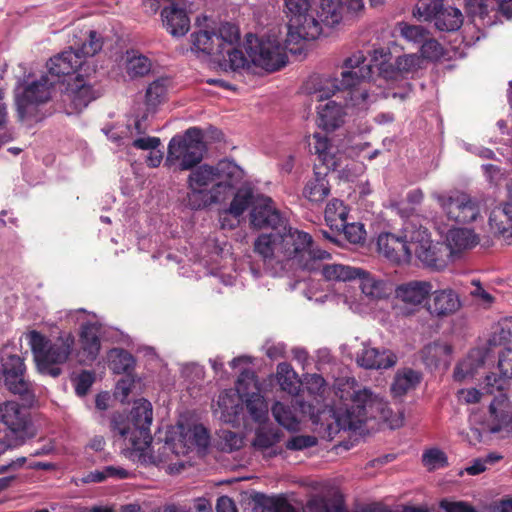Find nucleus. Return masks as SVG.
Instances as JSON below:
<instances>
[{
    "label": "nucleus",
    "instance_id": "3",
    "mask_svg": "<svg viewBox=\"0 0 512 512\" xmlns=\"http://www.w3.org/2000/svg\"><path fill=\"white\" fill-rule=\"evenodd\" d=\"M336 395L342 401H350L345 410L326 406L316 410L310 403H299L301 412L309 416L314 424L327 425L329 436L340 430L359 431L369 421L389 422L392 411L380 395L368 388H355V381H347Z\"/></svg>",
    "mask_w": 512,
    "mask_h": 512
},
{
    "label": "nucleus",
    "instance_id": "31",
    "mask_svg": "<svg viewBox=\"0 0 512 512\" xmlns=\"http://www.w3.org/2000/svg\"><path fill=\"white\" fill-rule=\"evenodd\" d=\"M490 229L512 245V204L500 203L489 215Z\"/></svg>",
    "mask_w": 512,
    "mask_h": 512
},
{
    "label": "nucleus",
    "instance_id": "27",
    "mask_svg": "<svg viewBox=\"0 0 512 512\" xmlns=\"http://www.w3.org/2000/svg\"><path fill=\"white\" fill-rule=\"evenodd\" d=\"M423 68V59L416 53L398 56L391 66L384 69V82L394 84L413 78Z\"/></svg>",
    "mask_w": 512,
    "mask_h": 512
},
{
    "label": "nucleus",
    "instance_id": "38",
    "mask_svg": "<svg viewBox=\"0 0 512 512\" xmlns=\"http://www.w3.org/2000/svg\"><path fill=\"white\" fill-rule=\"evenodd\" d=\"M81 347L87 361H94L100 351L99 326L87 324L82 327Z\"/></svg>",
    "mask_w": 512,
    "mask_h": 512
},
{
    "label": "nucleus",
    "instance_id": "40",
    "mask_svg": "<svg viewBox=\"0 0 512 512\" xmlns=\"http://www.w3.org/2000/svg\"><path fill=\"white\" fill-rule=\"evenodd\" d=\"M276 378L282 391L287 392L290 395L298 393L300 383L297 374L290 364L286 362L279 363L277 366Z\"/></svg>",
    "mask_w": 512,
    "mask_h": 512
},
{
    "label": "nucleus",
    "instance_id": "50",
    "mask_svg": "<svg viewBox=\"0 0 512 512\" xmlns=\"http://www.w3.org/2000/svg\"><path fill=\"white\" fill-rule=\"evenodd\" d=\"M420 55L424 60L441 61L447 58L446 49L435 39L428 37L420 47Z\"/></svg>",
    "mask_w": 512,
    "mask_h": 512
},
{
    "label": "nucleus",
    "instance_id": "41",
    "mask_svg": "<svg viewBox=\"0 0 512 512\" xmlns=\"http://www.w3.org/2000/svg\"><path fill=\"white\" fill-rule=\"evenodd\" d=\"M490 0H464L468 13L474 18L475 25L491 26L494 20L490 16V12L494 9L490 8Z\"/></svg>",
    "mask_w": 512,
    "mask_h": 512
},
{
    "label": "nucleus",
    "instance_id": "8",
    "mask_svg": "<svg viewBox=\"0 0 512 512\" xmlns=\"http://www.w3.org/2000/svg\"><path fill=\"white\" fill-rule=\"evenodd\" d=\"M34 360L41 374L58 377L74 346L75 339L70 333L61 334L55 340H50L37 331L28 334Z\"/></svg>",
    "mask_w": 512,
    "mask_h": 512
},
{
    "label": "nucleus",
    "instance_id": "58",
    "mask_svg": "<svg viewBox=\"0 0 512 512\" xmlns=\"http://www.w3.org/2000/svg\"><path fill=\"white\" fill-rule=\"evenodd\" d=\"M276 442V437L270 432L258 430L253 440V446L259 449H267L273 446Z\"/></svg>",
    "mask_w": 512,
    "mask_h": 512
},
{
    "label": "nucleus",
    "instance_id": "2",
    "mask_svg": "<svg viewBox=\"0 0 512 512\" xmlns=\"http://www.w3.org/2000/svg\"><path fill=\"white\" fill-rule=\"evenodd\" d=\"M391 53L384 48H375L370 53V63L364 65L365 56L358 51L346 58L341 78L316 79L311 94L313 98L322 100L336 91L346 93L347 103L359 109H364L376 100L378 93L375 88H381L384 81L383 70L391 66Z\"/></svg>",
    "mask_w": 512,
    "mask_h": 512
},
{
    "label": "nucleus",
    "instance_id": "1",
    "mask_svg": "<svg viewBox=\"0 0 512 512\" xmlns=\"http://www.w3.org/2000/svg\"><path fill=\"white\" fill-rule=\"evenodd\" d=\"M250 223L257 229L273 230L260 234L254 241V252L272 275L291 269L314 270L319 267V260L329 256L327 251L314 246L309 233L289 226L288 220L268 196L255 197Z\"/></svg>",
    "mask_w": 512,
    "mask_h": 512
},
{
    "label": "nucleus",
    "instance_id": "24",
    "mask_svg": "<svg viewBox=\"0 0 512 512\" xmlns=\"http://www.w3.org/2000/svg\"><path fill=\"white\" fill-rule=\"evenodd\" d=\"M378 252L394 263H408L411 260V245L406 236V223L403 227V235L382 233L377 239Z\"/></svg>",
    "mask_w": 512,
    "mask_h": 512
},
{
    "label": "nucleus",
    "instance_id": "55",
    "mask_svg": "<svg viewBox=\"0 0 512 512\" xmlns=\"http://www.w3.org/2000/svg\"><path fill=\"white\" fill-rule=\"evenodd\" d=\"M220 437L223 441L222 448L224 450H228V451L238 450L243 445V438L235 432H232L229 430H223L221 432Z\"/></svg>",
    "mask_w": 512,
    "mask_h": 512
},
{
    "label": "nucleus",
    "instance_id": "23",
    "mask_svg": "<svg viewBox=\"0 0 512 512\" xmlns=\"http://www.w3.org/2000/svg\"><path fill=\"white\" fill-rule=\"evenodd\" d=\"M432 290L433 286L429 281L413 280L398 285L395 289V297L404 304L402 313L411 315L418 311Z\"/></svg>",
    "mask_w": 512,
    "mask_h": 512
},
{
    "label": "nucleus",
    "instance_id": "45",
    "mask_svg": "<svg viewBox=\"0 0 512 512\" xmlns=\"http://www.w3.org/2000/svg\"><path fill=\"white\" fill-rule=\"evenodd\" d=\"M151 69V61L148 57L137 51H128L126 53V71L131 77L146 75Z\"/></svg>",
    "mask_w": 512,
    "mask_h": 512
},
{
    "label": "nucleus",
    "instance_id": "32",
    "mask_svg": "<svg viewBox=\"0 0 512 512\" xmlns=\"http://www.w3.org/2000/svg\"><path fill=\"white\" fill-rule=\"evenodd\" d=\"M356 361L365 369L379 370L393 367L397 363V357L390 350L364 346L362 352L357 355Z\"/></svg>",
    "mask_w": 512,
    "mask_h": 512
},
{
    "label": "nucleus",
    "instance_id": "15",
    "mask_svg": "<svg viewBox=\"0 0 512 512\" xmlns=\"http://www.w3.org/2000/svg\"><path fill=\"white\" fill-rule=\"evenodd\" d=\"M472 437L469 438L471 444L481 441L483 432L503 433L506 435L512 422V404L506 394L500 393L496 396L489 406V417L481 424H477V415L473 414L469 418Z\"/></svg>",
    "mask_w": 512,
    "mask_h": 512
},
{
    "label": "nucleus",
    "instance_id": "51",
    "mask_svg": "<svg viewBox=\"0 0 512 512\" xmlns=\"http://www.w3.org/2000/svg\"><path fill=\"white\" fill-rule=\"evenodd\" d=\"M167 93V81L164 79H157L152 82L146 91V103L149 107L155 108L162 101H164Z\"/></svg>",
    "mask_w": 512,
    "mask_h": 512
},
{
    "label": "nucleus",
    "instance_id": "36",
    "mask_svg": "<svg viewBox=\"0 0 512 512\" xmlns=\"http://www.w3.org/2000/svg\"><path fill=\"white\" fill-rule=\"evenodd\" d=\"M312 149L328 169H336L339 166L338 149L330 143V140L325 135L321 133L313 135Z\"/></svg>",
    "mask_w": 512,
    "mask_h": 512
},
{
    "label": "nucleus",
    "instance_id": "35",
    "mask_svg": "<svg viewBox=\"0 0 512 512\" xmlns=\"http://www.w3.org/2000/svg\"><path fill=\"white\" fill-rule=\"evenodd\" d=\"M329 256L327 258H323L319 260V267L314 270L303 269L308 272H316L321 271L322 276L327 281L332 282H347L356 279L357 275H359L360 268L352 267L344 264H322V261L329 260L331 258V254L327 252Z\"/></svg>",
    "mask_w": 512,
    "mask_h": 512
},
{
    "label": "nucleus",
    "instance_id": "29",
    "mask_svg": "<svg viewBox=\"0 0 512 512\" xmlns=\"http://www.w3.org/2000/svg\"><path fill=\"white\" fill-rule=\"evenodd\" d=\"M163 25L175 37L184 36L190 28V19L184 3H172L161 11Z\"/></svg>",
    "mask_w": 512,
    "mask_h": 512
},
{
    "label": "nucleus",
    "instance_id": "26",
    "mask_svg": "<svg viewBox=\"0 0 512 512\" xmlns=\"http://www.w3.org/2000/svg\"><path fill=\"white\" fill-rule=\"evenodd\" d=\"M86 76L77 74L71 81L66 82L64 89L61 90L64 101H70L76 111L82 110L100 95V92L84 79Z\"/></svg>",
    "mask_w": 512,
    "mask_h": 512
},
{
    "label": "nucleus",
    "instance_id": "22",
    "mask_svg": "<svg viewBox=\"0 0 512 512\" xmlns=\"http://www.w3.org/2000/svg\"><path fill=\"white\" fill-rule=\"evenodd\" d=\"M316 79H323L322 77H311L305 84V89L307 93L311 97V101L316 102H323L327 100L325 103H320L317 107V117H318V124L320 127H322L324 130L327 131H333L340 126H342L345 122L346 112L344 110V107L340 104H338L334 100H329L331 96L335 94H331L329 97L324 98L322 100H317L316 98H313L311 94V90H313L314 83Z\"/></svg>",
    "mask_w": 512,
    "mask_h": 512
},
{
    "label": "nucleus",
    "instance_id": "33",
    "mask_svg": "<svg viewBox=\"0 0 512 512\" xmlns=\"http://www.w3.org/2000/svg\"><path fill=\"white\" fill-rule=\"evenodd\" d=\"M453 348L446 342H433L426 345L421 356L426 366L447 370L452 361Z\"/></svg>",
    "mask_w": 512,
    "mask_h": 512
},
{
    "label": "nucleus",
    "instance_id": "49",
    "mask_svg": "<svg viewBox=\"0 0 512 512\" xmlns=\"http://www.w3.org/2000/svg\"><path fill=\"white\" fill-rule=\"evenodd\" d=\"M402 38L414 44H423L429 37V31L421 25H411L406 22H400L397 25Z\"/></svg>",
    "mask_w": 512,
    "mask_h": 512
},
{
    "label": "nucleus",
    "instance_id": "56",
    "mask_svg": "<svg viewBox=\"0 0 512 512\" xmlns=\"http://www.w3.org/2000/svg\"><path fill=\"white\" fill-rule=\"evenodd\" d=\"M498 367L503 377H512V349L505 348L499 354Z\"/></svg>",
    "mask_w": 512,
    "mask_h": 512
},
{
    "label": "nucleus",
    "instance_id": "57",
    "mask_svg": "<svg viewBox=\"0 0 512 512\" xmlns=\"http://www.w3.org/2000/svg\"><path fill=\"white\" fill-rule=\"evenodd\" d=\"M316 442V438L313 436L297 435L287 441L286 448L289 450H302L314 446Z\"/></svg>",
    "mask_w": 512,
    "mask_h": 512
},
{
    "label": "nucleus",
    "instance_id": "28",
    "mask_svg": "<svg viewBox=\"0 0 512 512\" xmlns=\"http://www.w3.org/2000/svg\"><path fill=\"white\" fill-rule=\"evenodd\" d=\"M243 402L254 421L261 422L266 419L268 405L265 398L260 394L255 375L244 376V398Z\"/></svg>",
    "mask_w": 512,
    "mask_h": 512
},
{
    "label": "nucleus",
    "instance_id": "48",
    "mask_svg": "<svg viewBox=\"0 0 512 512\" xmlns=\"http://www.w3.org/2000/svg\"><path fill=\"white\" fill-rule=\"evenodd\" d=\"M443 9V0H418L413 15L424 20H436L437 15Z\"/></svg>",
    "mask_w": 512,
    "mask_h": 512
},
{
    "label": "nucleus",
    "instance_id": "54",
    "mask_svg": "<svg viewBox=\"0 0 512 512\" xmlns=\"http://www.w3.org/2000/svg\"><path fill=\"white\" fill-rule=\"evenodd\" d=\"M94 379V373L90 371H82L80 374H78L73 380L77 395H86L92 386Z\"/></svg>",
    "mask_w": 512,
    "mask_h": 512
},
{
    "label": "nucleus",
    "instance_id": "5",
    "mask_svg": "<svg viewBox=\"0 0 512 512\" xmlns=\"http://www.w3.org/2000/svg\"><path fill=\"white\" fill-rule=\"evenodd\" d=\"M245 171L235 161L220 160L215 165L202 164L194 168L187 179V206L200 210L226 201L243 182Z\"/></svg>",
    "mask_w": 512,
    "mask_h": 512
},
{
    "label": "nucleus",
    "instance_id": "59",
    "mask_svg": "<svg viewBox=\"0 0 512 512\" xmlns=\"http://www.w3.org/2000/svg\"><path fill=\"white\" fill-rule=\"evenodd\" d=\"M161 144V141L158 137L152 136H142L136 138L132 142V146L136 149L150 151L158 148Z\"/></svg>",
    "mask_w": 512,
    "mask_h": 512
},
{
    "label": "nucleus",
    "instance_id": "30",
    "mask_svg": "<svg viewBox=\"0 0 512 512\" xmlns=\"http://www.w3.org/2000/svg\"><path fill=\"white\" fill-rule=\"evenodd\" d=\"M487 358V349H472L468 355L456 365L453 373L454 380L463 382L473 379L478 372L484 368Z\"/></svg>",
    "mask_w": 512,
    "mask_h": 512
},
{
    "label": "nucleus",
    "instance_id": "47",
    "mask_svg": "<svg viewBox=\"0 0 512 512\" xmlns=\"http://www.w3.org/2000/svg\"><path fill=\"white\" fill-rule=\"evenodd\" d=\"M110 369L117 374L128 371L133 365L131 354L123 349H112L108 353Z\"/></svg>",
    "mask_w": 512,
    "mask_h": 512
},
{
    "label": "nucleus",
    "instance_id": "53",
    "mask_svg": "<svg viewBox=\"0 0 512 512\" xmlns=\"http://www.w3.org/2000/svg\"><path fill=\"white\" fill-rule=\"evenodd\" d=\"M345 235V238L353 244H360L364 242L366 237V231L364 225L361 223H350L344 222L341 229Z\"/></svg>",
    "mask_w": 512,
    "mask_h": 512
},
{
    "label": "nucleus",
    "instance_id": "37",
    "mask_svg": "<svg viewBox=\"0 0 512 512\" xmlns=\"http://www.w3.org/2000/svg\"><path fill=\"white\" fill-rule=\"evenodd\" d=\"M421 381V374L410 368L399 370L391 385V392L395 397H401L416 388Z\"/></svg>",
    "mask_w": 512,
    "mask_h": 512
},
{
    "label": "nucleus",
    "instance_id": "52",
    "mask_svg": "<svg viewBox=\"0 0 512 512\" xmlns=\"http://www.w3.org/2000/svg\"><path fill=\"white\" fill-rule=\"evenodd\" d=\"M422 463L428 470H437L447 466V456L439 448H430L423 452Z\"/></svg>",
    "mask_w": 512,
    "mask_h": 512
},
{
    "label": "nucleus",
    "instance_id": "9",
    "mask_svg": "<svg viewBox=\"0 0 512 512\" xmlns=\"http://www.w3.org/2000/svg\"><path fill=\"white\" fill-rule=\"evenodd\" d=\"M205 150L201 130L189 128L184 135L174 136L170 140L165 166L181 171L190 170L202 161Z\"/></svg>",
    "mask_w": 512,
    "mask_h": 512
},
{
    "label": "nucleus",
    "instance_id": "7",
    "mask_svg": "<svg viewBox=\"0 0 512 512\" xmlns=\"http://www.w3.org/2000/svg\"><path fill=\"white\" fill-rule=\"evenodd\" d=\"M103 42L96 31L89 30L81 38V43H75L61 53L50 58L47 62L48 75L57 83L64 85L71 81L73 75H90L95 72L91 63L92 57L102 49Z\"/></svg>",
    "mask_w": 512,
    "mask_h": 512
},
{
    "label": "nucleus",
    "instance_id": "63",
    "mask_svg": "<svg viewBox=\"0 0 512 512\" xmlns=\"http://www.w3.org/2000/svg\"><path fill=\"white\" fill-rule=\"evenodd\" d=\"M307 388L311 393L322 394L325 391V380L317 374L309 375L306 380Z\"/></svg>",
    "mask_w": 512,
    "mask_h": 512
},
{
    "label": "nucleus",
    "instance_id": "64",
    "mask_svg": "<svg viewBox=\"0 0 512 512\" xmlns=\"http://www.w3.org/2000/svg\"><path fill=\"white\" fill-rule=\"evenodd\" d=\"M504 379L502 377H497L493 374L487 375L484 380L485 393L493 394L496 390L500 391L503 389Z\"/></svg>",
    "mask_w": 512,
    "mask_h": 512
},
{
    "label": "nucleus",
    "instance_id": "43",
    "mask_svg": "<svg viewBox=\"0 0 512 512\" xmlns=\"http://www.w3.org/2000/svg\"><path fill=\"white\" fill-rule=\"evenodd\" d=\"M347 215V207L341 200L332 199L326 206L325 220L332 229L340 231L341 227L344 225V222L347 221Z\"/></svg>",
    "mask_w": 512,
    "mask_h": 512
},
{
    "label": "nucleus",
    "instance_id": "60",
    "mask_svg": "<svg viewBox=\"0 0 512 512\" xmlns=\"http://www.w3.org/2000/svg\"><path fill=\"white\" fill-rule=\"evenodd\" d=\"M340 506L330 507L328 503L321 498L310 500L306 506L305 512H339Z\"/></svg>",
    "mask_w": 512,
    "mask_h": 512
},
{
    "label": "nucleus",
    "instance_id": "18",
    "mask_svg": "<svg viewBox=\"0 0 512 512\" xmlns=\"http://www.w3.org/2000/svg\"><path fill=\"white\" fill-rule=\"evenodd\" d=\"M248 375L253 378L252 371L243 370L238 378L236 391L225 390L219 394L214 413L222 422L232 426L240 424L243 418L244 376Z\"/></svg>",
    "mask_w": 512,
    "mask_h": 512
},
{
    "label": "nucleus",
    "instance_id": "10",
    "mask_svg": "<svg viewBox=\"0 0 512 512\" xmlns=\"http://www.w3.org/2000/svg\"><path fill=\"white\" fill-rule=\"evenodd\" d=\"M287 23V44L309 41L318 33V24L313 18L311 0H284Z\"/></svg>",
    "mask_w": 512,
    "mask_h": 512
},
{
    "label": "nucleus",
    "instance_id": "11",
    "mask_svg": "<svg viewBox=\"0 0 512 512\" xmlns=\"http://www.w3.org/2000/svg\"><path fill=\"white\" fill-rule=\"evenodd\" d=\"M285 43L287 42L285 41ZM289 45H282L274 35H269L267 38L248 35L246 39V51L250 61L255 66L269 72L279 70L285 66V50Z\"/></svg>",
    "mask_w": 512,
    "mask_h": 512
},
{
    "label": "nucleus",
    "instance_id": "46",
    "mask_svg": "<svg viewBox=\"0 0 512 512\" xmlns=\"http://www.w3.org/2000/svg\"><path fill=\"white\" fill-rule=\"evenodd\" d=\"M254 199L252 189L248 186H241L234 195L228 209L229 213L236 217L242 215L250 204L253 205Z\"/></svg>",
    "mask_w": 512,
    "mask_h": 512
},
{
    "label": "nucleus",
    "instance_id": "21",
    "mask_svg": "<svg viewBox=\"0 0 512 512\" xmlns=\"http://www.w3.org/2000/svg\"><path fill=\"white\" fill-rule=\"evenodd\" d=\"M56 83V80L49 75H45L29 84L22 94H17L16 103L20 119L23 120L32 114L35 104L46 102L51 97V88Z\"/></svg>",
    "mask_w": 512,
    "mask_h": 512
},
{
    "label": "nucleus",
    "instance_id": "62",
    "mask_svg": "<svg viewBox=\"0 0 512 512\" xmlns=\"http://www.w3.org/2000/svg\"><path fill=\"white\" fill-rule=\"evenodd\" d=\"M440 506L446 512H477L473 506L463 501L443 500Z\"/></svg>",
    "mask_w": 512,
    "mask_h": 512
},
{
    "label": "nucleus",
    "instance_id": "61",
    "mask_svg": "<svg viewBox=\"0 0 512 512\" xmlns=\"http://www.w3.org/2000/svg\"><path fill=\"white\" fill-rule=\"evenodd\" d=\"M483 395L484 393L480 392L476 388L461 389L457 393L458 400L465 404L479 403Z\"/></svg>",
    "mask_w": 512,
    "mask_h": 512
},
{
    "label": "nucleus",
    "instance_id": "25",
    "mask_svg": "<svg viewBox=\"0 0 512 512\" xmlns=\"http://www.w3.org/2000/svg\"><path fill=\"white\" fill-rule=\"evenodd\" d=\"M436 229L444 240L450 256H457L471 250L480 242L479 235L472 229L464 227H450L446 229L441 225H438Z\"/></svg>",
    "mask_w": 512,
    "mask_h": 512
},
{
    "label": "nucleus",
    "instance_id": "13",
    "mask_svg": "<svg viewBox=\"0 0 512 512\" xmlns=\"http://www.w3.org/2000/svg\"><path fill=\"white\" fill-rule=\"evenodd\" d=\"M443 215L454 223L467 224L481 218L480 202L462 191H448L433 195Z\"/></svg>",
    "mask_w": 512,
    "mask_h": 512
},
{
    "label": "nucleus",
    "instance_id": "6",
    "mask_svg": "<svg viewBox=\"0 0 512 512\" xmlns=\"http://www.w3.org/2000/svg\"><path fill=\"white\" fill-rule=\"evenodd\" d=\"M191 50L203 59H209L223 71H238L248 66V59L237 48L240 40L238 28L231 23L222 24L218 31L201 28L193 32Z\"/></svg>",
    "mask_w": 512,
    "mask_h": 512
},
{
    "label": "nucleus",
    "instance_id": "17",
    "mask_svg": "<svg viewBox=\"0 0 512 512\" xmlns=\"http://www.w3.org/2000/svg\"><path fill=\"white\" fill-rule=\"evenodd\" d=\"M179 437L173 444H158V455L164 457L163 463L170 460V454L185 455L193 448L205 449L209 444V434L201 424H178Z\"/></svg>",
    "mask_w": 512,
    "mask_h": 512
},
{
    "label": "nucleus",
    "instance_id": "20",
    "mask_svg": "<svg viewBox=\"0 0 512 512\" xmlns=\"http://www.w3.org/2000/svg\"><path fill=\"white\" fill-rule=\"evenodd\" d=\"M22 358L0 352V382L13 394L30 397L32 385L25 379Z\"/></svg>",
    "mask_w": 512,
    "mask_h": 512
},
{
    "label": "nucleus",
    "instance_id": "14",
    "mask_svg": "<svg viewBox=\"0 0 512 512\" xmlns=\"http://www.w3.org/2000/svg\"><path fill=\"white\" fill-rule=\"evenodd\" d=\"M358 274L356 279L359 280L361 298L359 300L346 299L345 303L353 312L367 314L373 310L377 303L389 298L392 288L388 280L371 272L360 268Z\"/></svg>",
    "mask_w": 512,
    "mask_h": 512
},
{
    "label": "nucleus",
    "instance_id": "4",
    "mask_svg": "<svg viewBox=\"0 0 512 512\" xmlns=\"http://www.w3.org/2000/svg\"><path fill=\"white\" fill-rule=\"evenodd\" d=\"M153 421L152 404L146 399H139L128 416L114 415L111 430L119 444L121 453L133 462L142 464H163V456L151 447L152 436L150 426Z\"/></svg>",
    "mask_w": 512,
    "mask_h": 512
},
{
    "label": "nucleus",
    "instance_id": "12",
    "mask_svg": "<svg viewBox=\"0 0 512 512\" xmlns=\"http://www.w3.org/2000/svg\"><path fill=\"white\" fill-rule=\"evenodd\" d=\"M406 236L411 245V256L416 258L426 267L434 270H442L447 266V255L439 243L434 244L428 230L413 221L406 222Z\"/></svg>",
    "mask_w": 512,
    "mask_h": 512
},
{
    "label": "nucleus",
    "instance_id": "19",
    "mask_svg": "<svg viewBox=\"0 0 512 512\" xmlns=\"http://www.w3.org/2000/svg\"><path fill=\"white\" fill-rule=\"evenodd\" d=\"M0 422L15 437L16 444H24L36 435L29 413L16 401L0 403Z\"/></svg>",
    "mask_w": 512,
    "mask_h": 512
},
{
    "label": "nucleus",
    "instance_id": "34",
    "mask_svg": "<svg viewBox=\"0 0 512 512\" xmlns=\"http://www.w3.org/2000/svg\"><path fill=\"white\" fill-rule=\"evenodd\" d=\"M432 294L428 311L438 317H446L454 314L461 306L458 295L451 289L435 291Z\"/></svg>",
    "mask_w": 512,
    "mask_h": 512
},
{
    "label": "nucleus",
    "instance_id": "42",
    "mask_svg": "<svg viewBox=\"0 0 512 512\" xmlns=\"http://www.w3.org/2000/svg\"><path fill=\"white\" fill-rule=\"evenodd\" d=\"M463 24L462 12L455 7L444 8L436 17L435 26L440 31H456Z\"/></svg>",
    "mask_w": 512,
    "mask_h": 512
},
{
    "label": "nucleus",
    "instance_id": "16",
    "mask_svg": "<svg viewBox=\"0 0 512 512\" xmlns=\"http://www.w3.org/2000/svg\"><path fill=\"white\" fill-rule=\"evenodd\" d=\"M363 8V0H320L319 5L314 7L312 11L319 30L310 40L317 39L323 33V27L334 28L338 26L342 22L345 13L356 15Z\"/></svg>",
    "mask_w": 512,
    "mask_h": 512
},
{
    "label": "nucleus",
    "instance_id": "44",
    "mask_svg": "<svg viewBox=\"0 0 512 512\" xmlns=\"http://www.w3.org/2000/svg\"><path fill=\"white\" fill-rule=\"evenodd\" d=\"M271 412L279 425L283 426L287 430H298L299 421L290 406L277 401L273 404Z\"/></svg>",
    "mask_w": 512,
    "mask_h": 512
},
{
    "label": "nucleus",
    "instance_id": "39",
    "mask_svg": "<svg viewBox=\"0 0 512 512\" xmlns=\"http://www.w3.org/2000/svg\"><path fill=\"white\" fill-rule=\"evenodd\" d=\"M330 193L329 182L325 176L315 173L314 177L310 179L303 191V195L310 202H322Z\"/></svg>",
    "mask_w": 512,
    "mask_h": 512
}]
</instances>
